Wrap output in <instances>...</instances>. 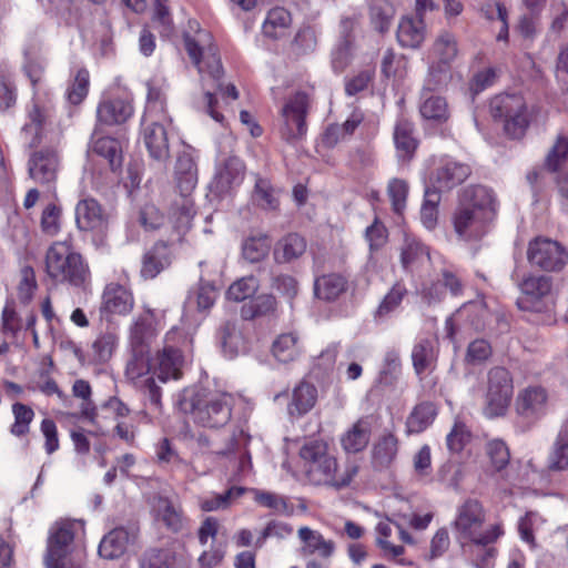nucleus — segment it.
Segmentation results:
<instances>
[{"instance_id": "f257e3e1", "label": "nucleus", "mask_w": 568, "mask_h": 568, "mask_svg": "<svg viewBox=\"0 0 568 568\" xmlns=\"http://www.w3.org/2000/svg\"><path fill=\"white\" fill-rule=\"evenodd\" d=\"M495 217V200L485 186H469L463 190L458 204L452 214L454 232L459 241L474 242L483 239Z\"/></svg>"}, {"instance_id": "f03ea898", "label": "nucleus", "mask_w": 568, "mask_h": 568, "mask_svg": "<svg viewBox=\"0 0 568 568\" xmlns=\"http://www.w3.org/2000/svg\"><path fill=\"white\" fill-rule=\"evenodd\" d=\"M233 405L230 393L205 387L184 392L179 403L180 409L194 424L206 428L225 426L231 420Z\"/></svg>"}, {"instance_id": "7ed1b4c3", "label": "nucleus", "mask_w": 568, "mask_h": 568, "mask_svg": "<svg viewBox=\"0 0 568 568\" xmlns=\"http://www.w3.org/2000/svg\"><path fill=\"white\" fill-rule=\"evenodd\" d=\"M184 45L190 59L197 68L202 81L205 82L206 78L212 79L217 92L236 100L239 91L235 85L227 84L224 87L221 81L223 68L212 34L202 29L196 30L193 36L185 33Z\"/></svg>"}, {"instance_id": "20e7f679", "label": "nucleus", "mask_w": 568, "mask_h": 568, "mask_svg": "<svg viewBox=\"0 0 568 568\" xmlns=\"http://www.w3.org/2000/svg\"><path fill=\"white\" fill-rule=\"evenodd\" d=\"M486 511L477 499H466L457 507L456 517L453 521V529L456 539L460 542H473L487 546L495 542L504 535L501 524L489 525L484 528Z\"/></svg>"}, {"instance_id": "39448f33", "label": "nucleus", "mask_w": 568, "mask_h": 568, "mask_svg": "<svg viewBox=\"0 0 568 568\" xmlns=\"http://www.w3.org/2000/svg\"><path fill=\"white\" fill-rule=\"evenodd\" d=\"M47 274L59 283L82 287L89 283L90 271L82 256L67 241L54 242L45 254Z\"/></svg>"}, {"instance_id": "423d86ee", "label": "nucleus", "mask_w": 568, "mask_h": 568, "mask_svg": "<svg viewBox=\"0 0 568 568\" xmlns=\"http://www.w3.org/2000/svg\"><path fill=\"white\" fill-rule=\"evenodd\" d=\"M489 112L494 119L504 121V130L511 139L525 135L535 108H528L520 94H498L489 102Z\"/></svg>"}, {"instance_id": "0eeeda50", "label": "nucleus", "mask_w": 568, "mask_h": 568, "mask_svg": "<svg viewBox=\"0 0 568 568\" xmlns=\"http://www.w3.org/2000/svg\"><path fill=\"white\" fill-rule=\"evenodd\" d=\"M300 458L307 480L316 486H328L333 475L337 473L338 464L331 454L328 444L323 439H311L300 448Z\"/></svg>"}, {"instance_id": "6e6552de", "label": "nucleus", "mask_w": 568, "mask_h": 568, "mask_svg": "<svg viewBox=\"0 0 568 568\" xmlns=\"http://www.w3.org/2000/svg\"><path fill=\"white\" fill-rule=\"evenodd\" d=\"M189 343L186 334L180 328L173 327L165 334L164 346L158 352L153 364V374H156L160 383L181 378L185 363L183 348Z\"/></svg>"}, {"instance_id": "1a4fd4ad", "label": "nucleus", "mask_w": 568, "mask_h": 568, "mask_svg": "<svg viewBox=\"0 0 568 568\" xmlns=\"http://www.w3.org/2000/svg\"><path fill=\"white\" fill-rule=\"evenodd\" d=\"M125 375L148 397L154 408H161V386L155 381L156 374H153L148 347L132 346V357L126 364Z\"/></svg>"}, {"instance_id": "9d476101", "label": "nucleus", "mask_w": 568, "mask_h": 568, "mask_svg": "<svg viewBox=\"0 0 568 568\" xmlns=\"http://www.w3.org/2000/svg\"><path fill=\"white\" fill-rule=\"evenodd\" d=\"M514 386L510 373L504 367H493L488 372V387L484 414L488 418L505 415L513 397Z\"/></svg>"}, {"instance_id": "9b49d317", "label": "nucleus", "mask_w": 568, "mask_h": 568, "mask_svg": "<svg viewBox=\"0 0 568 568\" xmlns=\"http://www.w3.org/2000/svg\"><path fill=\"white\" fill-rule=\"evenodd\" d=\"M458 42L455 34L442 31L432 48L433 62L429 67V82L435 87L446 84L450 80V68L458 55Z\"/></svg>"}, {"instance_id": "f8f14e48", "label": "nucleus", "mask_w": 568, "mask_h": 568, "mask_svg": "<svg viewBox=\"0 0 568 568\" xmlns=\"http://www.w3.org/2000/svg\"><path fill=\"white\" fill-rule=\"evenodd\" d=\"M527 260L545 272H559L568 263V251L558 241L537 236L528 243Z\"/></svg>"}, {"instance_id": "ddd939ff", "label": "nucleus", "mask_w": 568, "mask_h": 568, "mask_svg": "<svg viewBox=\"0 0 568 568\" xmlns=\"http://www.w3.org/2000/svg\"><path fill=\"white\" fill-rule=\"evenodd\" d=\"M308 110V97L303 92L295 93L282 108L280 133L283 140L295 143L307 131L306 114Z\"/></svg>"}, {"instance_id": "4468645a", "label": "nucleus", "mask_w": 568, "mask_h": 568, "mask_svg": "<svg viewBox=\"0 0 568 568\" xmlns=\"http://www.w3.org/2000/svg\"><path fill=\"white\" fill-rule=\"evenodd\" d=\"M83 531V523L73 519H59L49 530L44 565L54 568L55 560L68 555L75 536Z\"/></svg>"}, {"instance_id": "2eb2a0df", "label": "nucleus", "mask_w": 568, "mask_h": 568, "mask_svg": "<svg viewBox=\"0 0 568 568\" xmlns=\"http://www.w3.org/2000/svg\"><path fill=\"white\" fill-rule=\"evenodd\" d=\"M433 165L430 180L439 193L462 184L470 174V168L466 163L447 155L435 158Z\"/></svg>"}, {"instance_id": "dca6fc26", "label": "nucleus", "mask_w": 568, "mask_h": 568, "mask_svg": "<svg viewBox=\"0 0 568 568\" xmlns=\"http://www.w3.org/2000/svg\"><path fill=\"white\" fill-rule=\"evenodd\" d=\"M549 409V394L542 386H528L521 389L515 402V410L519 417L529 423L541 419Z\"/></svg>"}, {"instance_id": "f3484780", "label": "nucleus", "mask_w": 568, "mask_h": 568, "mask_svg": "<svg viewBox=\"0 0 568 568\" xmlns=\"http://www.w3.org/2000/svg\"><path fill=\"white\" fill-rule=\"evenodd\" d=\"M60 166L59 153L53 148H43L33 152L28 161L30 178L38 184L51 187L58 176Z\"/></svg>"}, {"instance_id": "a211bd4d", "label": "nucleus", "mask_w": 568, "mask_h": 568, "mask_svg": "<svg viewBox=\"0 0 568 568\" xmlns=\"http://www.w3.org/2000/svg\"><path fill=\"white\" fill-rule=\"evenodd\" d=\"M75 223L79 230L102 232L108 225V215L93 197H84L75 205Z\"/></svg>"}, {"instance_id": "6ab92c4d", "label": "nucleus", "mask_w": 568, "mask_h": 568, "mask_svg": "<svg viewBox=\"0 0 568 568\" xmlns=\"http://www.w3.org/2000/svg\"><path fill=\"white\" fill-rule=\"evenodd\" d=\"M297 537L301 541V554L305 557L316 556L324 561H329L335 552L334 540L326 539L318 530L302 526L297 530Z\"/></svg>"}, {"instance_id": "aec40b11", "label": "nucleus", "mask_w": 568, "mask_h": 568, "mask_svg": "<svg viewBox=\"0 0 568 568\" xmlns=\"http://www.w3.org/2000/svg\"><path fill=\"white\" fill-rule=\"evenodd\" d=\"M244 163L236 156H230L217 170L211 182V191L222 196L239 186L244 179Z\"/></svg>"}, {"instance_id": "412c9836", "label": "nucleus", "mask_w": 568, "mask_h": 568, "mask_svg": "<svg viewBox=\"0 0 568 568\" xmlns=\"http://www.w3.org/2000/svg\"><path fill=\"white\" fill-rule=\"evenodd\" d=\"M393 141L397 160L402 163L410 162L419 144L414 123L404 118L398 119L394 125Z\"/></svg>"}, {"instance_id": "4be33fe9", "label": "nucleus", "mask_w": 568, "mask_h": 568, "mask_svg": "<svg viewBox=\"0 0 568 568\" xmlns=\"http://www.w3.org/2000/svg\"><path fill=\"white\" fill-rule=\"evenodd\" d=\"M134 306L132 293L124 286L110 283L102 294L101 312L106 314H129Z\"/></svg>"}, {"instance_id": "5701e85b", "label": "nucleus", "mask_w": 568, "mask_h": 568, "mask_svg": "<svg viewBox=\"0 0 568 568\" xmlns=\"http://www.w3.org/2000/svg\"><path fill=\"white\" fill-rule=\"evenodd\" d=\"M396 37L403 48L418 49L426 38V26L423 17L417 14L404 16L399 20Z\"/></svg>"}, {"instance_id": "b1692460", "label": "nucleus", "mask_w": 568, "mask_h": 568, "mask_svg": "<svg viewBox=\"0 0 568 568\" xmlns=\"http://www.w3.org/2000/svg\"><path fill=\"white\" fill-rule=\"evenodd\" d=\"M152 511L155 519L162 521L169 530L178 532L183 529L184 517L182 508L168 497H153Z\"/></svg>"}, {"instance_id": "393cba45", "label": "nucleus", "mask_w": 568, "mask_h": 568, "mask_svg": "<svg viewBox=\"0 0 568 568\" xmlns=\"http://www.w3.org/2000/svg\"><path fill=\"white\" fill-rule=\"evenodd\" d=\"M135 538L134 534H131L123 527H118L109 531L100 541L98 552L100 557L114 560L122 557L128 546Z\"/></svg>"}, {"instance_id": "a878e982", "label": "nucleus", "mask_w": 568, "mask_h": 568, "mask_svg": "<svg viewBox=\"0 0 568 568\" xmlns=\"http://www.w3.org/2000/svg\"><path fill=\"white\" fill-rule=\"evenodd\" d=\"M133 114L130 100L114 98L99 103L97 109L98 121L105 125L121 124Z\"/></svg>"}, {"instance_id": "bb28decb", "label": "nucleus", "mask_w": 568, "mask_h": 568, "mask_svg": "<svg viewBox=\"0 0 568 568\" xmlns=\"http://www.w3.org/2000/svg\"><path fill=\"white\" fill-rule=\"evenodd\" d=\"M174 178L180 195L190 196L197 183V169L190 153L183 152L179 154Z\"/></svg>"}, {"instance_id": "cd10ccee", "label": "nucleus", "mask_w": 568, "mask_h": 568, "mask_svg": "<svg viewBox=\"0 0 568 568\" xmlns=\"http://www.w3.org/2000/svg\"><path fill=\"white\" fill-rule=\"evenodd\" d=\"M371 433L372 425L368 418H359L341 436L342 448L347 454L364 450L369 443Z\"/></svg>"}, {"instance_id": "c85d7f7f", "label": "nucleus", "mask_w": 568, "mask_h": 568, "mask_svg": "<svg viewBox=\"0 0 568 568\" xmlns=\"http://www.w3.org/2000/svg\"><path fill=\"white\" fill-rule=\"evenodd\" d=\"M171 261L169 246L163 242H158L143 255L141 275L144 278H154L171 264Z\"/></svg>"}, {"instance_id": "c756f323", "label": "nucleus", "mask_w": 568, "mask_h": 568, "mask_svg": "<svg viewBox=\"0 0 568 568\" xmlns=\"http://www.w3.org/2000/svg\"><path fill=\"white\" fill-rule=\"evenodd\" d=\"M347 278L337 273L318 276L314 281V295L324 302H334L347 291Z\"/></svg>"}, {"instance_id": "7c9ffc66", "label": "nucleus", "mask_w": 568, "mask_h": 568, "mask_svg": "<svg viewBox=\"0 0 568 568\" xmlns=\"http://www.w3.org/2000/svg\"><path fill=\"white\" fill-rule=\"evenodd\" d=\"M158 322L152 310L148 308L140 314L130 328L132 346L146 347V344L156 335Z\"/></svg>"}, {"instance_id": "2f4dec72", "label": "nucleus", "mask_w": 568, "mask_h": 568, "mask_svg": "<svg viewBox=\"0 0 568 568\" xmlns=\"http://www.w3.org/2000/svg\"><path fill=\"white\" fill-rule=\"evenodd\" d=\"M144 143L154 160L165 161L169 158V140L163 124L152 121L144 129Z\"/></svg>"}, {"instance_id": "473e14b6", "label": "nucleus", "mask_w": 568, "mask_h": 568, "mask_svg": "<svg viewBox=\"0 0 568 568\" xmlns=\"http://www.w3.org/2000/svg\"><path fill=\"white\" fill-rule=\"evenodd\" d=\"M419 112L423 119L442 124L449 119V109L445 98L433 94L425 90L419 104Z\"/></svg>"}, {"instance_id": "72a5a7b5", "label": "nucleus", "mask_w": 568, "mask_h": 568, "mask_svg": "<svg viewBox=\"0 0 568 568\" xmlns=\"http://www.w3.org/2000/svg\"><path fill=\"white\" fill-rule=\"evenodd\" d=\"M244 487L232 486L222 494L212 493L197 498V505L202 511L212 513L229 509L245 493Z\"/></svg>"}, {"instance_id": "f704fd0d", "label": "nucleus", "mask_w": 568, "mask_h": 568, "mask_svg": "<svg viewBox=\"0 0 568 568\" xmlns=\"http://www.w3.org/2000/svg\"><path fill=\"white\" fill-rule=\"evenodd\" d=\"M316 399V387L310 383L301 382L293 389L287 412L291 416H302L314 407Z\"/></svg>"}, {"instance_id": "c9c22d12", "label": "nucleus", "mask_w": 568, "mask_h": 568, "mask_svg": "<svg viewBox=\"0 0 568 568\" xmlns=\"http://www.w3.org/2000/svg\"><path fill=\"white\" fill-rule=\"evenodd\" d=\"M398 453L397 437L387 432L381 435L373 447V464L376 468L389 467Z\"/></svg>"}, {"instance_id": "e433bc0d", "label": "nucleus", "mask_w": 568, "mask_h": 568, "mask_svg": "<svg viewBox=\"0 0 568 568\" xmlns=\"http://www.w3.org/2000/svg\"><path fill=\"white\" fill-rule=\"evenodd\" d=\"M548 468L561 471L568 468V420L560 427L548 454Z\"/></svg>"}, {"instance_id": "4c0bfd02", "label": "nucleus", "mask_w": 568, "mask_h": 568, "mask_svg": "<svg viewBox=\"0 0 568 568\" xmlns=\"http://www.w3.org/2000/svg\"><path fill=\"white\" fill-rule=\"evenodd\" d=\"M300 338L295 333H285L276 337L272 344V355L283 364L291 363L301 355Z\"/></svg>"}, {"instance_id": "58836bf2", "label": "nucleus", "mask_w": 568, "mask_h": 568, "mask_svg": "<svg viewBox=\"0 0 568 568\" xmlns=\"http://www.w3.org/2000/svg\"><path fill=\"white\" fill-rule=\"evenodd\" d=\"M305 251L306 241L304 237L296 233H291L277 242L274 248V257L278 262L286 263L298 258Z\"/></svg>"}, {"instance_id": "ea45409f", "label": "nucleus", "mask_w": 568, "mask_h": 568, "mask_svg": "<svg viewBox=\"0 0 568 568\" xmlns=\"http://www.w3.org/2000/svg\"><path fill=\"white\" fill-rule=\"evenodd\" d=\"M437 415L436 406L430 402H423L414 407L407 417L408 434H419L428 428Z\"/></svg>"}, {"instance_id": "a19ab883", "label": "nucleus", "mask_w": 568, "mask_h": 568, "mask_svg": "<svg viewBox=\"0 0 568 568\" xmlns=\"http://www.w3.org/2000/svg\"><path fill=\"white\" fill-rule=\"evenodd\" d=\"M428 258V248L416 237L406 235L400 250V263L403 268L409 271Z\"/></svg>"}, {"instance_id": "79ce46f5", "label": "nucleus", "mask_w": 568, "mask_h": 568, "mask_svg": "<svg viewBox=\"0 0 568 568\" xmlns=\"http://www.w3.org/2000/svg\"><path fill=\"white\" fill-rule=\"evenodd\" d=\"M291 23L290 12L284 8L277 7L268 11L262 30L266 37L278 39L286 34Z\"/></svg>"}, {"instance_id": "37998d69", "label": "nucleus", "mask_w": 568, "mask_h": 568, "mask_svg": "<svg viewBox=\"0 0 568 568\" xmlns=\"http://www.w3.org/2000/svg\"><path fill=\"white\" fill-rule=\"evenodd\" d=\"M254 500L260 506L271 509L273 513L282 516H292L294 514V505L288 498L272 491L262 489H252Z\"/></svg>"}, {"instance_id": "c03bdc74", "label": "nucleus", "mask_w": 568, "mask_h": 568, "mask_svg": "<svg viewBox=\"0 0 568 568\" xmlns=\"http://www.w3.org/2000/svg\"><path fill=\"white\" fill-rule=\"evenodd\" d=\"M475 313L476 317L471 320L470 325L475 329H481L485 325L486 308L480 302H469L464 304L454 316H450L445 322V331L448 338L453 339L455 335V316L463 317L466 314Z\"/></svg>"}, {"instance_id": "a18cd8bd", "label": "nucleus", "mask_w": 568, "mask_h": 568, "mask_svg": "<svg viewBox=\"0 0 568 568\" xmlns=\"http://www.w3.org/2000/svg\"><path fill=\"white\" fill-rule=\"evenodd\" d=\"M395 16V8L388 0H372L369 4L371 22L381 33L388 31Z\"/></svg>"}, {"instance_id": "49530a36", "label": "nucleus", "mask_w": 568, "mask_h": 568, "mask_svg": "<svg viewBox=\"0 0 568 568\" xmlns=\"http://www.w3.org/2000/svg\"><path fill=\"white\" fill-rule=\"evenodd\" d=\"M92 150L98 155L108 160L112 171L122 166L121 146L118 140L104 136L93 142Z\"/></svg>"}, {"instance_id": "de8ad7c7", "label": "nucleus", "mask_w": 568, "mask_h": 568, "mask_svg": "<svg viewBox=\"0 0 568 568\" xmlns=\"http://www.w3.org/2000/svg\"><path fill=\"white\" fill-rule=\"evenodd\" d=\"M440 193L432 187H427L424 193V201L420 207V221L427 230H434L438 223V205L440 203Z\"/></svg>"}, {"instance_id": "09e8293b", "label": "nucleus", "mask_w": 568, "mask_h": 568, "mask_svg": "<svg viewBox=\"0 0 568 568\" xmlns=\"http://www.w3.org/2000/svg\"><path fill=\"white\" fill-rule=\"evenodd\" d=\"M392 524L394 521L387 519L386 521H379L376 526V545L382 550L384 557L393 560H397L405 552V548L400 545H393L388 538L392 536Z\"/></svg>"}, {"instance_id": "8fccbe9b", "label": "nucleus", "mask_w": 568, "mask_h": 568, "mask_svg": "<svg viewBox=\"0 0 568 568\" xmlns=\"http://www.w3.org/2000/svg\"><path fill=\"white\" fill-rule=\"evenodd\" d=\"M119 336L113 331H106L95 338L92 344V358L95 363H106L113 355Z\"/></svg>"}, {"instance_id": "3c124183", "label": "nucleus", "mask_w": 568, "mask_h": 568, "mask_svg": "<svg viewBox=\"0 0 568 568\" xmlns=\"http://www.w3.org/2000/svg\"><path fill=\"white\" fill-rule=\"evenodd\" d=\"M271 241L266 235L251 236L242 245V255L250 263H257L267 256Z\"/></svg>"}, {"instance_id": "603ef678", "label": "nucleus", "mask_w": 568, "mask_h": 568, "mask_svg": "<svg viewBox=\"0 0 568 568\" xmlns=\"http://www.w3.org/2000/svg\"><path fill=\"white\" fill-rule=\"evenodd\" d=\"M254 200L258 206L266 211H275L280 205L277 191L268 180L262 178L256 179Z\"/></svg>"}, {"instance_id": "864d4df0", "label": "nucleus", "mask_w": 568, "mask_h": 568, "mask_svg": "<svg viewBox=\"0 0 568 568\" xmlns=\"http://www.w3.org/2000/svg\"><path fill=\"white\" fill-rule=\"evenodd\" d=\"M90 87V74L89 71L84 68H81L77 71L73 80L69 84L67 89V99L73 104L78 105L83 102L87 98Z\"/></svg>"}, {"instance_id": "5fc2aeb1", "label": "nucleus", "mask_w": 568, "mask_h": 568, "mask_svg": "<svg viewBox=\"0 0 568 568\" xmlns=\"http://www.w3.org/2000/svg\"><path fill=\"white\" fill-rule=\"evenodd\" d=\"M568 160V138L558 134L545 158V168L556 172Z\"/></svg>"}, {"instance_id": "6e6d98bb", "label": "nucleus", "mask_w": 568, "mask_h": 568, "mask_svg": "<svg viewBox=\"0 0 568 568\" xmlns=\"http://www.w3.org/2000/svg\"><path fill=\"white\" fill-rule=\"evenodd\" d=\"M434 342L430 339L419 341L413 348L412 359L415 371L420 374L426 371L435 361Z\"/></svg>"}, {"instance_id": "4d7b16f0", "label": "nucleus", "mask_w": 568, "mask_h": 568, "mask_svg": "<svg viewBox=\"0 0 568 568\" xmlns=\"http://www.w3.org/2000/svg\"><path fill=\"white\" fill-rule=\"evenodd\" d=\"M12 414L14 423L10 427V433L16 437L27 435L30 430V424L34 418L32 408L22 403H14L12 405Z\"/></svg>"}, {"instance_id": "13d9d810", "label": "nucleus", "mask_w": 568, "mask_h": 568, "mask_svg": "<svg viewBox=\"0 0 568 568\" xmlns=\"http://www.w3.org/2000/svg\"><path fill=\"white\" fill-rule=\"evenodd\" d=\"M258 290V281L255 276H244L235 281L227 290L226 296L234 302H242L252 297Z\"/></svg>"}, {"instance_id": "bf43d9fd", "label": "nucleus", "mask_w": 568, "mask_h": 568, "mask_svg": "<svg viewBox=\"0 0 568 568\" xmlns=\"http://www.w3.org/2000/svg\"><path fill=\"white\" fill-rule=\"evenodd\" d=\"M407 295V288L402 282H396L389 292L384 296L376 310V316L385 317L394 312Z\"/></svg>"}, {"instance_id": "052dcab7", "label": "nucleus", "mask_w": 568, "mask_h": 568, "mask_svg": "<svg viewBox=\"0 0 568 568\" xmlns=\"http://www.w3.org/2000/svg\"><path fill=\"white\" fill-rule=\"evenodd\" d=\"M409 192L407 181L398 178L389 180L387 185V194L392 202V207L395 213L402 214L406 207V201Z\"/></svg>"}, {"instance_id": "680f3d73", "label": "nucleus", "mask_w": 568, "mask_h": 568, "mask_svg": "<svg viewBox=\"0 0 568 568\" xmlns=\"http://www.w3.org/2000/svg\"><path fill=\"white\" fill-rule=\"evenodd\" d=\"M524 294L534 298H541L551 291V278L545 275L528 276L520 283Z\"/></svg>"}, {"instance_id": "e2e57ef3", "label": "nucleus", "mask_w": 568, "mask_h": 568, "mask_svg": "<svg viewBox=\"0 0 568 568\" xmlns=\"http://www.w3.org/2000/svg\"><path fill=\"white\" fill-rule=\"evenodd\" d=\"M486 454L489 458L490 465L495 470L504 469L510 458L509 449L505 442L500 439H493L486 444Z\"/></svg>"}, {"instance_id": "0e129e2a", "label": "nucleus", "mask_w": 568, "mask_h": 568, "mask_svg": "<svg viewBox=\"0 0 568 568\" xmlns=\"http://www.w3.org/2000/svg\"><path fill=\"white\" fill-rule=\"evenodd\" d=\"M293 534V527L290 524L271 520L265 528L261 531L260 536L254 542L256 548H262L268 538L286 539Z\"/></svg>"}, {"instance_id": "69168bd1", "label": "nucleus", "mask_w": 568, "mask_h": 568, "mask_svg": "<svg viewBox=\"0 0 568 568\" xmlns=\"http://www.w3.org/2000/svg\"><path fill=\"white\" fill-rule=\"evenodd\" d=\"M194 295L199 311H206L214 305L219 293L210 281H204L201 276L200 285Z\"/></svg>"}, {"instance_id": "338daca9", "label": "nucleus", "mask_w": 568, "mask_h": 568, "mask_svg": "<svg viewBox=\"0 0 568 568\" xmlns=\"http://www.w3.org/2000/svg\"><path fill=\"white\" fill-rule=\"evenodd\" d=\"M470 439V433L463 423H455L452 430L447 434V447L453 453H459L464 449Z\"/></svg>"}, {"instance_id": "774afa93", "label": "nucleus", "mask_w": 568, "mask_h": 568, "mask_svg": "<svg viewBox=\"0 0 568 568\" xmlns=\"http://www.w3.org/2000/svg\"><path fill=\"white\" fill-rule=\"evenodd\" d=\"M173 556L165 550H151L143 555L139 568H171Z\"/></svg>"}]
</instances>
